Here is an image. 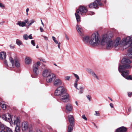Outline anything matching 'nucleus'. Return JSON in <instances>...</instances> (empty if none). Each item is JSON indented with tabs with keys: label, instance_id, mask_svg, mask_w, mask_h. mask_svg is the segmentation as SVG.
<instances>
[{
	"label": "nucleus",
	"instance_id": "bf43d9fd",
	"mask_svg": "<svg viewBox=\"0 0 132 132\" xmlns=\"http://www.w3.org/2000/svg\"><path fill=\"white\" fill-rule=\"evenodd\" d=\"M128 111L129 112H130L131 111V108H129L128 109Z\"/></svg>",
	"mask_w": 132,
	"mask_h": 132
},
{
	"label": "nucleus",
	"instance_id": "4468645a",
	"mask_svg": "<svg viewBox=\"0 0 132 132\" xmlns=\"http://www.w3.org/2000/svg\"><path fill=\"white\" fill-rule=\"evenodd\" d=\"M60 100L64 102H66L69 97L68 94L64 92L60 96Z\"/></svg>",
	"mask_w": 132,
	"mask_h": 132
},
{
	"label": "nucleus",
	"instance_id": "338daca9",
	"mask_svg": "<svg viewBox=\"0 0 132 132\" xmlns=\"http://www.w3.org/2000/svg\"><path fill=\"white\" fill-rule=\"evenodd\" d=\"M108 98L111 101H112V99H111V98H110V97H109Z\"/></svg>",
	"mask_w": 132,
	"mask_h": 132
},
{
	"label": "nucleus",
	"instance_id": "ea45409f",
	"mask_svg": "<svg viewBox=\"0 0 132 132\" xmlns=\"http://www.w3.org/2000/svg\"><path fill=\"white\" fill-rule=\"evenodd\" d=\"M31 43L33 45V46H35V43L34 41V40H32L31 41Z\"/></svg>",
	"mask_w": 132,
	"mask_h": 132
},
{
	"label": "nucleus",
	"instance_id": "f3484780",
	"mask_svg": "<svg viewBox=\"0 0 132 132\" xmlns=\"http://www.w3.org/2000/svg\"><path fill=\"white\" fill-rule=\"evenodd\" d=\"M62 80L59 78L55 79L53 82V84L54 86L57 87L62 85Z\"/></svg>",
	"mask_w": 132,
	"mask_h": 132
},
{
	"label": "nucleus",
	"instance_id": "ddd939ff",
	"mask_svg": "<svg viewBox=\"0 0 132 132\" xmlns=\"http://www.w3.org/2000/svg\"><path fill=\"white\" fill-rule=\"evenodd\" d=\"M6 56V53L4 52H2L0 53V59L4 61V64L7 67L8 65L7 64L6 60L5 59Z\"/></svg>",
	"mask_w": 132,
	"mask_h": 132
},
{
	"label": "nucleus",
	"instance_id": "bb28decb",
	"mask_svg": "<svg viewBox=\"0 0 132 132\" xmlns=\"http://www.w3.org/2000/svg\"><path fill=\"white\" fill-rule=\"evenodd\" d=\"M76 19L77 22H79L80 21V18L79 15H81V14H79L78 13H75Z\"/></svg>",
	"mask_w": 132,
	"mask_h": 132
},
{
	"label": "nucleus",
	"instance_id": "b1692460",
	"mask_svg": "<svg viewBox=\"0 0 132 132\" xmlns=\"http://www.w3.org/2000/svg\"><path fill=\"white\" fill-rule=\"evenodd\" d=\"M31 58L29 57H27L25 59V63L26 64H30L31 62Z\"/></svg>",
	"mask_w": 132,
	"mask_h": 132
},
{
	"label": "nucleus",
	"instance_id": "72a5a7b5",
	"mask_svg": "<svg viewBox=\"0 0 132 132\" xmlns=\"http://www.w3.org/2000/svg\"><path fill=\"white\" fill-rule=\"evenodd\" d=\"M52 39H53V40L54 41V42L56 44L57 43H58L59 42L57 41V40L56 39V38L52 36Z\"/></svg>",
	"mask_w": 132,
	"mask_h": 132
},
{
	"label": "nucleus",
	"instance_id": "f03ea898",
	"mask_svg": "<svg viewBox=\"0 0 132 132\" xmlns=\"http://www.w3.org/2000/svg\"><path fill=\"white\" fill-rule=\"evenodd\" d=\"M121 63L123 65L119 64L118 68L119 72L121 73V75L127 79L132 80V76H127L129 74L128 70L126 69L131 68L132 66L130 65L131 61L128 59L124 58L121 61Z\"/></svg>",
	"mask_w": 132,
	"mask_h": 132
},
{
	"label": "nucleus",
	"instance_id": "1a4fd4ad",
	"mask_svg": "<svg viewBox=\"0 0 132 132\" xmlns=\"http://www.w3.org/2000/svg\"><path fill=\"white\" fill-rule=\"evenodd\" d=\"M56 78L55 75L53 73H51L46 79L47 82L51 83L52 81L54 80Z\"/></svg>",
	"mask_w": 132,
	"mask_h": 132
},
{
	"label": "nucleus",
	"instance_id": "f257e3e1",
	"mask_svg": "<svg viewBox=\"0 0 132 132\" xmlns=\"http://www.w3.org/2000/svg\"><path fill=\"white\" fill-rule=\"evenodd\" d=\"M132 40V35L124 38L122 40L120 37H118L115 40L112 39L110 44L108 45V46H109V48L114 47L117 50H123L128 47V43Z\"/></svg>",
	"mask_w": 132,
	"mask_h": 132
},
{
	"label": "nucleus",
	"instance_id": "9d476101",
	"mask_svg": "<svg viewBox=\"0 0 132 132\" xmlns=\"http://www.w3.org/2000/svg\"><path fill=\"white\" fill-rule=\"evenodd\" d=\"M0 132H13L12 129L10 128L4 127L3 125L0 122Z\"/></svg>",
	"mask_w": 132,
	"mask_h": 132
},
{
	"label": "nucleus",
	"instance_id": "473e14b6",
	"mask_svg": "<svg viewBox=\"0 0 132 132\" xmlns=\"http://www.w3.org/2000/svg\"><path fill=\"white\" fill-rule=\"evenodd\" d=\"M70 78V76H66L64 77V79L65 80L69 81Z\"/></svg>",
	"mask_w": 132,
	"mask_h": 132
},
{
	"label": "nucleus",
	"instance_id": "c85d7f7f",
	"mask_svg": "<svg viewBox=\"0 0 132 132\" xmlns=\"http://www.w3.org/2000/svg\"><path fill=\"white\" fill-rule=\"evenodd\" d=\"M73 125H69L68 127V132H71L73 130Z\"/></svg>",
	"mask_w": 132,
	"mask_h": 132
},
{
	"label": "nucleus",
	"instance_id": "0eeeda50",
	"mask_svg": "<svg viewBox=\"0 0 132 132\" xmlns=\"http://www.w3.org/2000/svg\"><path fill=\"white\" fill-rule=\"evenodd\" d=\"M64 89L63 86L58 87L54 92V94L56 96H60L64 93Z\"/></svg>",
	"mask_w": 132,
	"mask_h": 132
},
{
	"label": "nucleus",
	"instance_id": "680f3d73",
	"mask_svg": "<svg viewBox=\"0 0 132 132\" xmlns=\"http://www.w3.org/2000/svg\"><path fill=\"white\" fill-rule=\"evenodd\" d=\"M41 22H42V25L44 27V24L42 22V20H41Z\"/></svg>",
	"mask_w": 132,
	"mask_h": 132
},
{
	"label": "nucleus",
	"instance_id": "7c9ffc66",
	"mask_svg": "<svg viewBox=\"0 0 132 132\" xmlns=\"http://www.w3.org/2000/svg\"><path fill=\"white\" fill-rule=\"evenodd\" d=\"M16 44L19 46H20L22 44V42L19 39H17L16 41Z\"/></svg>",
	"mask_w": 132,
	"mask_h": 132
},
{
	"label": "nucleus",
	"instance_id": "4d7b16f0",
	"mask_svg": "<svg viewBox=\"0 0 132 132\" xmlns=\"http://www.w3.org/2000/svg\"><path fill=\"white\" fill-rule=\"evenodd\" d=\"M83 90H80L79 92V94H81L83 93Z\"/></svg>",
	"mask_w": 132,
	"mask_h": 132
},
{
	"label": "nucleus",
	"instance_id": "f704fd0d",
	"mask_svg": "<svg viewBox=\"0 0 132 132\" xmlns=\"http://www.w3.org/2000/svg\"><path fill=\"white\" fill-rule=\"evenodd\" d=\"M87 71L89 73H90L91 75L92 72H94L93 71L89 69H86Z\"/></svg>",
	"mask_w": 132,
	"mask_h": 132
},
{
	"label": "nucleus",
	"instance_id": "49530a36",
	"mask_svg": "<svg viewBox=\"0 0 132 132\" xmlns=\"http://www.w3.org/2000/svg\"><path fill=\"white\" fill-rule=\"evenodd\" d=\"M31 22L30 23L32 24L34 23L35 22V20L32 19L30 21Z\"/></svg>",
	"mask_w": 132,
	"mask_h": 132
},
{
	"label": "nucleus",
	"instance_id": "0e129e2a",
	"mask_svg": "<svg viewBox=\"0 0 132 132\" xmlns=\"http://www.w3.org/2000/svg\"><path fill=\"white\" fill-rule=\"evenodd\" d=\"M31 24H31V23H29V24H28V26H30V25H31Z\"/></svg>",
	"mask_w": 132,
	"mask_h": 132
},
{
	"label": "nucleus",
	"instance_id": "c756f323",
	"mask_svg": "<svg viewBox=\"0 0 132 132\" xmlns=\"http://www.w3.org/2000/svg\"><path fill=\"white\" fill-rule=\"evenodd\" d=\"M92 77L95 79L97 80H99V78L97 76V75L94 72H92Z\"/></svg>",
	"mask_w": 132,
	"mask_h": 132
},
{
	"label": "nucleus",
	"instance_id": "2f4dec72",
	"mask_svg": "<svg viewBox=\"0 0 132 132\" xmlns=\"http://www.w3.org/2000/svg\"><path fill=\"white\" fill-rule=\"evenodd\" d=\"M23 39L26 40H27L28 39V36L27 34H24L23 36Z\"/></svg>",
	"mask_w": 132,
	"mask_h": 132
},
{
	"label": "nucleus",
	"instance_id": "052dcab7",
	"mask_svg": "<svg viewBox=\"0 0 132 132\" xmlns=\"http://www.w3.org/2000/svg\"><path fill=\"white\" fill-rule=\"evenodd\" d=\"M40 61H42L43 62L46 63V61L44 60H41Z\"/></svg>",
	"mask_w": 132,
	"mask_h": 132
},
{
	"label": "nucleus",
	"instance_id": "3c124183",
	"mask_svg": "<svg viewBox=\"0 0 132 132\" xmlns=\"http://www.w3.org/2000/svg\"><path fill=\"white\" fill-rule=\"evenodd\" d=\"M29 11V8H28L26 9V13H27L26 14H27V15H28V12Z\"/></svg>",
	"mask_w": 132,
	"mask_h": 132
},
{
	"label": "nucleus",
	"instance_id": "79ce46f5",
	"mask_svg": "<svg viewBox=\"0 0 132 132\" xmlns=\"http://www.w3.org/2000/svg\"><path fill=\"white\" fill-rule=\"evenodd\" d=\"M10 46L11 49H13L14 48L15 46L11 44L10 45Z\"/></svg>",
	"mask_w": 132,
	"mask_h": 132
},
{
	"label": "nucleus",
	"instance_id": "f8f14e48",
	"mask_svg": "<svg viewBox=\"0 0 132 132\" xmlns=\"http://www.w3.org/2000/svg\"><path fill=\"white\" fill-rule=\"evenodd\" d=\"M101 0H96L93 4L91 3L89 5L90 8H96L97 7L98 5L101 6L102 4L100 2Z\"/></svg>",
	"mask_w": 132,
	"mask_h": 132
},
{
	"label": "nucleus",
	"instance_id": "c9c22d12",
	"mask_svg": "<svg viewBox=\"0 0 132 132\" xmlns=\"http://www.w3.org/2000/svg\"><path fill=\"white\" fill-rule=\"evenodd\" d=\"M0 7L3 9L5 8V5L2 3H0Z\"/></svg>",
	"mask_w": 132,
	"mask_h": 132
},
{
	"label": "nucleus",
	"instance_id": "c03bdc74",
	"mask_svg": "<svg viewBox=\"0 0 132 132\" xmlns=\"http://www.w3.org/2000/svg\"><path fill=\"white\" fill-rule=\"evenodd\" d=\"M32 34H30L28 36V39H32Z\"/></svg>",
	"mask_w": 132,
	"mask_h": 132
},
{
	"label": "nucleus",
	"instance_id": "a878e982",
	"mask_svg": "<svg viewBox=\"0 0 132 132\" xmlns=\"http://www.w3.org/2000/svg\"><path fill=\"white\" fill-rule=\"evenodd\" d=\"M76 28L79 34L80 35L81 34L82 31V29L81 26L78 24H77Z\"/></svg>",
	"mask_w": 132,
	"mask_h": 132
},
{
	"label": "nucleus",
	"instance_id": "de8ad7c7",
	"mask_svg": "<svg viewBox=\"0 0 132 132\" xmlns=\"http://www.w3.org/2000/svg\"><path fill=\"white\" fill-rule=\"evenodd\" d=\"M58 43H57V46L58 48L59 49H60V42H59Z\"/></svg>",
	"mask_w": 132,
	"mask_h": 132
},
{
	"label": "nucleus",
	"instance_id": "412c9836",
	"mask_svg": "<svg viewBox=\"0 0 132 132\" xmlns=\"http://www.w3.org/2000/svg\"><path fill=\"white\" fill-rule=\"evenodd\" d=\"M127 130V128L125 127L122 126L118 128L116 130L117 132H125Z\"/></svg>",
	"mask_w": 132,
	"mask_h": 132
},
{
	"label": "nucleus",
	"instance_id": "e2e57ef3",
	"mask_svg": "<svg viewBox=\"0 0 132 132\" xmlns=\"http://www.w3.org/2000/svg\"><path fill=\"white\" fill-rule=\"evenodd\" d=\"M75 103H76V104L77 106H78V103L77 102V101H75Z\"/></svg>",
	"mask_w": 132,
	"mask_h": 132
},
{
	"label": "nucleus",
	"instance_id": "864d4df0",
	"mask_svg": "<svg viewBox=\"0 0 132 132\" xmlns=\"http://www.w3.org/2000/svg\"><path fill=\"white\" fill-rule=\"evenodd\" d=\"M43 37H44V39L45 40H48V38L47 37L45 36H43Z\"/></svg>",
	"mask_w": 132,
	"mask_h": 132
},
{
	"label": "nucleus",
	"instance_id": "a18cd8bd",
	"mask_svg": "<svg viewBox=\"0 0 132 132\" xmlns=\"http://www.w3.org/2000/svg\"><path fill=\"white\" fill-rule=\"evenodd\" d=\"M40 31L41 32H43L44 31V29H43V28L42 27H40Z\"/></svg>",
	"mask_w": 132,
	"mask_h": 132
},
{
	"label": "nucleus",
	"instance_id": "4be33fe9",
	"mask_svg": "<svg viewBox=\"0 0 132 132\" xmlns=\"http://www.w3.org/2000/svg\"><path fill=\"white\" fill-rule=\"evenodd\" d=\"M90 39V37L88 36H86L83 37L82 40L85 43H89Z\"/></svg>",
	"mask_w": 132,
	"mask_h": 132
},
{
	"label": "nucleus",
	"instance_id": "a19ab883",
	"mask_svg": "<svg viewBox=\"0 0 132 132\" xmlns=\"http://www.w3.org/2000/svg\"><path fill=\"white\" fill-rule=\"evenodd\" d=\"M95 116H100V113L98 112V111H96L95 112Z\"/></svg>",
	"mask_w": 132,
	"mask_h": 132
},
{
	"label": "nucleus",
	"instance_id": "8fccbe9b",
	"mask_svg": "<svg viewBox=\"0 0 132 132\" xmlns=\"http://www.w3.org/2000/svg\"><path fill=\"white\" fill-rule=\"evenodd\" d=\"M24 22H25V23H26L27 24L29 23V20L28 19H27L26 20H24Z\"/></svg>",
	"mask_w": 132,
	"mask_h": 132
},
{
	"label": "nucleus",
	"instance_id": "37998d69",
	"mask_svg": "<svg viewBox=\"0 0 132 132\" xmlns=\"http://www.w3.org/2000/svg\"><path fill=\"white\" fill-rule=\"evenodd\" d=\"M38 130H37V131H36L35 130H30L29 131V132H37V131Z\"/></svg>",
	"mask_w": 132,
	"mask_h": 132
},
{
	"label": "nucleus",
	"instance_id": "09e8293b",
	"mask_svg": "<svg viewBox=\"0 0 132 132\" xmlns=\"http://www.w3.org/2000/svg\"><path fill=\"white\" fill-rule=\"evenodd\" d=\"M87 98L89 101H90L91 97L89 95H88L87 96Z\"/></svg>",
	"mask_w": 132,
	"mask_h": 132
},
{
	"label": "nucleus",
	"instance_id": "5fc2aeb1",
	"mask_svg": "<svg viewBox=\"0 0 132 132\" xmlns=\"http://www.w3.org/2000/svg\"><path fill=\"white\" fill-rule=\"evenodd\" d=\"M110 105L111 108H113V104L112 103H110Z\"/></svg>",
	"mask_w": 132,
	"mask_h": 132
},
{
	"label": "nucleus",
	"instance_id": "39448f33",
	"mask_svg": "<svg viewBox=\"0 0 132 132\" xmlns=\"http://www.w3.org/2000/svg\"><path fill=\"white\" fill-rule=\"evenodd\" d=\"M13 121L14 125H16L15 131L16 132H19L21 127L20 118L19 117L15 116L13 119Z\"/></svg>",
	"mask_w": 132,
	"mask_h": 132
},
{
	"label": "nucleus",
	"instance_id": "7ed1b4c3",
	"mask_svg": "<svg viewBox=\"0 0 132 132\" xmlns=\"http://www.w3.org/2000/svg\"><path fill=\"white\" fill-rule=\"evenodd\" d=\"M113 37V34L110 32H108L102 35L101 38V45H103L106 44V48L109 49V44H110L112 38Z\"/></svg>",
	"mask_w": 132,
	"mask_h": 132
},
{
	"label": "nucleus",
	"instance_id": "13d9d810",
	"mask_svg": "<svg viewBox=\"0 0 132 132\" xmlns=\"http://www.w3.org/2000/svg\"><path fill=\"white\" fill-rule=\"evenodd\" d=\"M66 39L67 40H69V38L66 35L65 36Z\"/></svg>",
	"mask_w": 132,
	"mask_h": 132
},
{
	"label": "nucleus",
	"instance_id": "dca6fc26",
	"mask_svg": "<svg viewBox=\"0 0 132 132\" xmlns=\"http://www.w3.org/2000/svg\"><path fill=\"white\" fill-rule=\"evenodd\" d=\"M51 73V71L50 70L45 69L43 71L42 76L44 77H46L47 78Z\"/></svg>",
	"mask_w": 132,
	"mask_h": 132
},
{
	"label": "nucleus",
	"instance_id": "a211bd4d",
	"mask_svg": "<svg viewBox=\"0 0 132 132\" xmlns=\"http://www.w3.org/2000/svg\"><path fill=\"white\" fill-rule=\"evenodd\" d=\"M21 126L23 131H26L28 129V123L26 121H23L22 122Z\"/></svg>",
	"mask_w": 132,
	"mask_h": 132
},
{
	"label": "nucleus",
	"instance_id": "393cba45",
	"mask_svg": "<svg viewBox=\"0 0 132 132\" xmlns=\"http://www.w3.org/2000/svg\"><path fill=\"white\" fill-rule=\"evenodd\" d=\"M16 24L22 27L25 26L26 25L25 22L24 21L21 22V21H18L16 23Z\"/></svg>",
	"mask_w": 132,
	"mask_h": 132
},
{
	"label": "nucleus",
	"instance_id": "69168bd1",
	"mask_svg": "<svg viewBox=\"0 0 132 132\" xmlns=\"http://www.w3.org/2000/svg\"><path fill=\"white\" fill-rule=\"evenodd\" d=\"M130 47H131L130 48H132V42L130 44Z\"/></svg>",
	"mask_w": 132,
	"mask_h": 132
},
{
	"label": "nucleus",
	"instance_id": "6ab92c4d",
	"mask_svg": "<svg viewBox=\"0 0 132 132\" xmlns=\"http://www.w3.org/2000/svg\"><path fill=\"white\" fill-rule=\"evenodd\" d=\"M73 74L75 77L76 78V79L75 82V83L74 84V86L75 87L76 89H78L77 88V82L79 80L80 78L75 73H73Z\"/></svg>",
	"mask_w": 132,
	"mask_h": 132
},
{
	"label": "nucleus",
	"instance_id": "20e7f679",
	"mask_svg": "<svg viewBox=\"0 0 132 132\" xmlns=\"http://www.w3.org/2000/svg\"><path fill=\"white\" fill-rule=\"evenodd\" d=\"M89 44L93 46L101 45V38L100 36L98 34H93L90 38Z\"/></svg>",
	"mask_w": 132,
	"mask_h": 132
},
{
	"label": "nucleus",
	"instance_id": "cd10ccee",
	"mask_svg": "<svg viewBox=\"0 0 132 132\" xmlns=\"http://www.w3.org/2000/svg\"><path fill=\"white\" fill-rule=\"evenodd\" d=\"M128 52L129 57L132 59V48H129L128 50Z\"/></svg>",
	"mask_w": 132,
	"mask_h": 132
},
{
	"label": "nucleus",
	"instance_id": "58836bf2",
	"mask_svg": "<svg viewBox=\"0 0 132 132\" xmlns=\"http://www.w3.org/2000/svg\"><path fill=\"white\" fill-rule=\"evenodd\" d=\"M2 108L3 110H5L6 108V105L4 104H3L2 106Z\"/></svg>",
	"mask_w": 132,
	"mask_h": 132
},
{
	"label": "nucleus",
	"instance_id": "774afa93",
	"mask_svg": "<svg viewBox=\"0 0 132 132\" xmlns=\"http://www.w3.org/2000/svg\"><path fill=\"white\" fill-rule=\"evenodd\" d=\"M37 132H41V131L40 130H39L37 131Z\"/></svg>",
	"mask_w": 132,
	"mask_h": 132
},
{
	"label": "nucleus",
	"instance_id": "e433bc0d",
	"mask_svg": "<svg viewBox=\"0 0 132 132\" xmlns=\"http://www.w3.org/2000/svg\"><path fill=\"white\" fill-rule=\"evenodd\" d=\"M82 118L85 121H87V119L86 117V116L85 114H83L82 116Z\"/></svg>",
	"mask_w": 132,
	"mask_h": 132
},
{
	"label": "nucleus",
	"instance_id": "6e6552de",
	"mask_svg": "<svg viewBox=\"0 0 132 132\" xmlns=\"http://www.w3.org/2000/svg\"><path fill=\"white\" fill-rule=\"evenodd\" d=\"M1 117L4 120L9 122L11 124L13 123L12 117L9 114H3L1 116Z\"/></svg>",
	"mask_w": 132,
	"mask_h": 132
},
{
	"label": "nucleus",
	"instance_id": "5701e85b",
	"mask_svg": "<svg viewBox=\"0 0 132 132\" xmlns=\"http://www.w3.org/2000/svg\"><path fill=\"white\" fill-rule=\"evenodd\" d=\"M65 107L66 110L69 112H71L72 110L73 107L70 104H67Z\"/></svg>",
	"mask_w": 132,
	"mask_h": 132
},
{
	"label": "nucleus",
	"instance_id": "423d86ee",
	"mask_svg": "<svg viewBox=\"0 0 132 132\" xmlns=\"http://www.w3.org/2000/svg\"><path fill=\"white\" fill-rule=\"evenodd\" d=\"M40 65V62L39 61L37 62L34 64L33 69L35 76L34 77L32 76V77L36 78V76L38 75L39 73V67Z\"/></svg>",
	"mask_w": 132,
	"mask_h": 132
},
{
	"label": "nucleus",
	"instance_id": "6e6d98bb",
	"mask_svg": "<svg viewBox=\"0 0 132 132\" xmlns=\"http://www.w3.org/2000/svg\"><path fill=\"white\" fill-rule=\"evenodd\" d=\"M83 87L82 86H80L79 88V89H80V90H83Z\"/></svg>",
	"mask_w": 132,
	"mask_h": 132
},
{
	"label": "nucleus",
	"instance_id": "9b49d317",
	"mask_svg": "<svg viewBox=\"0 0 132 132\" xmlns=\"http://www.w3.org/2000/svg\"><path fill=\"white\" fill-rule=\"evenodd\" d=\"M9 60L10 62H11L12 64V67H14L15 65L17 67H20V63L19 61L17 59H15V63H14L13 59L12 57H10Z\"/></svg>",
	"mask_w": 132,
	"mask_h": 132
},
{
	"label": "nucleus",
	"instance_id": "4c0bfd02",
	"mask_svg": "<svg viewBox=\"0 0 132 132\" xmlns=\"http://www.w3.org/2000/svg\"><path fill=\"white\" fill-rule=\"evenodd\" d=\"M95 14L94 12H89L88 13V15H92L94 14Z\"/></svg>",
	"mask_w": 132,
	"mask_h": 132
},
{
	"label": "nucleus",
	"instance_id": "aec40b11",
	"mask_svg": "<svg viewBox=\"0 0 132 132\" xmlns=\"http://www.w3.org/2000/svg\"><path fill=\"white\" fill-rule=\"evenodd\" d=\"M68 119L70 124L74 125V121L73 116L71 115L68 116Z\"/></svg>",
	"mask_w": 132,
	"mask_h": 132
},
{
	"label": "nucleus",
	"instance_id": "2eb2a0df",
	"mask_svg": "<svg viewBox=\"0 0 132 132\" xmlns=\"http://www.w3.org/2000/svg\"><path fill=\"white\" fill-rule=\"evenodd\" d=\"M87 10L86 8L82 6H80L79 9L77 10L76 12L79 14H81L82 15L83 13H85L87 12Z\"/></svg>",
	"mask_w": 132,
	"mask_h": 132
},
{
	"label": "nucleus",
	"instance_id": "603ef678",
	"mask_svg": "<svg viewBox=\"0 0 132 132\" xmlns=\"http://www.w3.org/2000/svg\"><path fill=\"white\" fill-rule=\"evenodd\" d=\"M132 94V92H129L128 93V95L129 96H131Z\"/></svg>",
	"mask_w": 132,
	"mask_h": 132
}]
</instances>
